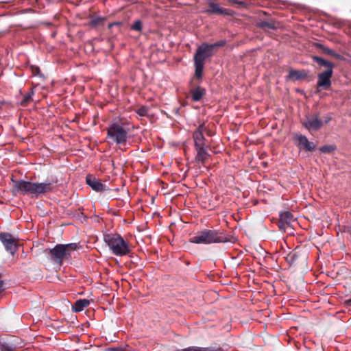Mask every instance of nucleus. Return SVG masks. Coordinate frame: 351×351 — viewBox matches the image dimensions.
I'll return each mask as SVG.
<instances>
[{
    "mask_svg": "<svg viewBox=\"0 0 351 351\" xmlns=\"http://www.w3.org/2000/svg\"><path fill=\"white\" fill-rule=\"evenodd\" d=\"M208 157L209 154L206 149L203 147L202 144L199 143V162H204L207 158H208Z\"/></svg>",
    "mask_w": 351,
    "mask_h": 351,
    "instance_id": "412c9836",
    "label": "nucleus"
},
{
    "mask_svg": "<svg viewBox=\"0 0 351 351\" xmlns=\"http://www.w3.org/2000/svg\"><path fill=\"white\" fill-rule=\"evenodd\" d=\"M226 241V236L219 230L203 228L199 231V244L210 245Z\"/></svg>",
    "mask_w": 351,
    "mask_h": 351,
    "instance_id": "39448f33",
    "label": "nucleus"
},
{
    "mask_svg": "<svg viewBox=\"0 0 351 351\" xmlns=\"http://www.w3.org/2000/svg\"><path fill=\"white\" fill-rule=\"evenodd\" d=\"M106 351H123V348L121 347L118 348H109Z\"/></svg>",
    "mask_w": 351,
    "mask_h": 351,
    "instance_id": "e433bc0d",
    "label": "nucleus"
},
{
    "mask_svg": "<svg viewBox=\"0 0 351 351\" xmlns=\"http://www.w3.org/2000/svg\"><path fill=\"white\" fill-rule=\"evenodd\" d=\"M215 313L213 311H211L206 314V315L202 316V322L203 323H206V322L214 321L215 319Z\"/></svg>",
    "mask_w": 351,
    "mask_h": 351,
    "instance_id": "b1692460",
    "label": "nucleus"
},
{
    "mask_svg": "<svg viewBox=\"0 0 351 351\" xmlns=\"http://www.w3.org/2000/svg\"><path fill=\"white\" fill-rule=\"evenodd\" d=\"M193 60H194V75L191 81V84H192V88L191 89V99L194 101H197V86H195V80L197 78V48L195 49L193 54Z\"/></svg>",
    "mask_w": 351,
    "mask_h": 351,
    "instance_id": "9d476101",
    "label": "nucleus"
},
{
    "mask_svg": "<svg viewBox=\"0 0 351 351\" xmlns=\"http://www.w3.org/2000/svg\"><path fill=\"white\" fill-rule=\"evenodd\" d=\"M225 44H226L225 40H220L214 44H211V45L214 47V51L216 52L219 47L224 46Z\"/></svg>",
    "mask_w": 351,
    "mask_h": 351,
    "instance_id": "2f4dec72",
    "label": "nucleus"
},
{
    "mask_svg": "<svg viewBox=\"0 0 351 351\" xmlns=\"http://www.w3.org/2000/svg\"><path fill=\"white\" fill-rule=\"evenodd\" d=\"M104 240L116 256H125L131 252L129 243L119 234H105Z\"/></svg>",
    "mask_w": 351,
    "mask_h": 351,
    "instance_id": "7ed1b4c3",
    "label": "nucleus"
},
{
    "mask_svg": "<svg viewBox=\"0 0 351 351\" xmlns=\"http://www.w3.org/2000/svg\"><path fill=\"white\" fill-rule=\"evenodd\" d=\"M131 29L141 32L143 29V23L141 20H136L134 22V23L131 26Z\"/></svg>",
    "mask_w": 351,
    "mask_h": 351,
    "instance_id": "a878e982",
    "label": "nucleus"
},
{
    "mask_svg": "<svg viewBox=\"0 0 351 351\" xmlns=\"http://www.w3.org/2000/svg\"><path fill=\"white\" fill-rule=\"evenodd\" d=\"M278 226L279 230L280 231L285 232L286 229H287V227L289 226V225L286 223H285L284 221H282V220H280L279 219L278 222Z\"/></svg>",
    "mask_w": 351,
    "mask_h": 351,
    "instance_id": "7c9ffc66",
    "label": "nucleus"
},
{
    "mask_svg": "<svg viewBox=\"0 0 351 351\" xmlns=\"http://www.w3.org/2000/svg\"><path fill=\"white\" fill-rule=\"evenodd\" d=\"M27 95H30V97H32V96H33V95H34V89H33V88H32L31 91H30V92H29V93H27Z\"/></svg>",
    "mask_w": 351,
    "mask_h": 351,
    "instance_id": "a19ab883",
    "label": "nucleus"
},
{
    "mask_svg": "<svg viewBox=\"0 0 351 351\" xmlns=\"http://www.w3.org/2000/svg\"><path fill=\"white\" fill-rule=\"evenodd\" d=\"M330 120H331V118L330 117H328L327 119H326L325 123H328Z\"/></svg>",
    "mask_w": 351,
    "mask_h": 351,
    "instance_id": "79ce46f5",
    "label": "nucleus"
},
{
    "mask_svg": "<svg viewBox=\"0 0 351 351\" xmlns=\"http://www.w3.org/2000/svg\"><path fill=\"white\" fill-rule=\"evenodd\" d=\"M333 71H324L317 75V90H328L331 86V78Z\"/></svg>",
    "mask_w": 351,
    "mask_h": 351,
    "instance_id": "6e6552de",
    "label": "nucleus"
},
{
    "mask_svg": "<svg viewBox=\"0 0 351 351\" xmlns=\"http://www.w3.org/2000/svg\"><path fill=\"white\" fill-rule=\"evenodd\" d=\"M89 304H90V301L87 299L77 300L74 303V304L72 306V310L76 313L80 312V311H83V309L85 307L88 306L89 305Z\"/></svg>",
    "mask_w": 351,
    "mask_h": 351,
    "instance_id": "f3484780",
    "label": "nucleus"
},
{
    "mask_svg": "<svg viewBox=\"0 0 351 351\" xmlns=\"http://www.w3.org/2000/svg\"><path fill=\"white\" fill-rule=\"evenodd\" d=\"M56 181L45 182H32L23 180L15 181V184L12 190L14 195L21 193L23 195L30 194L32 197H38L41 194L51 192Z\"/></svg>",
    "mask_w": 351,
    "mask_h": 351,
    "instance_id": "f257e3e1",
    "label": "nucleus"
},
{
    "mask_svg": "<svg viewBox=\"0 0 351 351\" xmlns=\"http://www.w3.org/2000/svg\"><path fill=\"white\" fill-rule=\"evenodd\" d=\"M307 77V73L305 71H298L291 69L289 72L288 78L296 81L304 79Z\"/></svg>",
    "mask_w": 351,
    "mask_h": 351,
    "instance_id": "2eb2a0df",
    "label": "nucleus"
},
{
    "mask_svg": "<svg viewBox=\"0 0 351 351\" xmlns=\"http://www.w3.org/2000/svg\"><path fill=\"white\" fill-rule=\"evenodd\" d=\"M190 242L193 243H197V236H194L190 239Z\"/></svg>",
    "mask_w": 351,
    "mask_h": 351,
    "instance_id": "58836bf2",
    "label": "nucleus"
},
{
    "mask_svg": "<svg viewBox=\"0 0 351 351\" xmlns=\"http://www.w3.org/2000/svg\"><path fill=\"white\" fill-rule=\"evenodd\" d=\"M176 351H197V347H189L184 349H178Z\"/></svg>",
    "mask_w": 351,
    "mask_h": 351,
    "instance_id": "f704fd0d",
    "label": "nucleus"
},
{
    "mask_svg": "<svg viewBox=\"0 0 351 351\" xmlns=\"http://www.w3.org/2000/svg\"><path fill=\"white\" fill-rule=\"evenodd\" d=\"M32 100V97L27 93L23 96V100L21 101V105L23 106H27L29 102Z\"/></svg>",
    "mask_w": 351,
    "mask_h": 351,
    "instance_id": "c756f323",
    "label": "nucleus"
},
{
    "mask_svg": "<svg viewBox=\"0 0 351 351\" xmlns=\"http://www.w3.org/2000/svg\"><path fill=\"white\" fill-rule=\"evenodd\" d=\"M312 60L319 66L320 69L325 68V71H333L335 64L332 62L317 56H313Z\"/></svg>",
    "mask_w": 351,
    "mask_h": 351,
    "instance_id": "ddd939ff",
    "label": "nucleus"
},
{
    "mask_svg": "<svg viewBox=\"0 0 351 351\" xmlns=\"http://www.w3.org/2000/svg\"><path fill=\"white\" fill-rule=\"evenodd\" d=\"M1 278H2V276L0 274V291H1V289H2L3 285V280H1Z\"/></svg>",
    "mask_w": 351,
    "mask_h": 351,
    "instance_id": "ea45409f",
    "label": "nucleus"
},
{
    "mask_svg": "<svg viewBox=\"0 0 351 351\" xmlns=\"http://www.w3.org/2000/svg\"><path fill=\"white\" fill-rule=\"evenodd\" d=\"M0 241L3 244L7 252L14 255L17 250L16 239L8 232L0 233Z\"/></svg>",
    "mask_w": 351,
    "mask_h": 351,
    "instance_id": "0eeeda50",
    "label": "nucleus"
},
{
    "mask_svg": "<svg viewBox=\"0 0 351 351\" xmlns=\"http://www.w3.org/2000/svg\"><path fill=\"white\" fill-rule=\"evenodd\" d=\"M298 141V147L300 149H304L308 152H312L315 149V145L313 143L308 141V138L302 134H299L296 137Z\"/></svg>",
    "mask_w": 351,
    "mask_h": 351,
    "instance_id": "f8f14e48",
    "label": "nucleus"
},
{
    "mask_svg": "<svg viewBox=\"0 0 351 351\" xmlns=\"http://www.w3.org/2000/svg\"><path fill=\"white\" fill-rule=\"evenodd\" d=\"M32 72L33 75L35 76H38V75L41 76L42 75L40 74V69L38 66H32Z\"/></svg>",
    "mask_w": 351,
    "mask_h": 351,
    "instance_id": "473e14b6",
    "label": "nucleus"
},
{
    "mask_svg": "<svg viewBox=\"0 0 351 351\" xmlns=\"http://www.w3.org/2000/svg\"><path fill=\"white\" fill-rule=\"evenodd\" d=\"M206 12L212 14H216L218 15H227L229 14L228 10L227 9H223L220 8L218 4L214 3H210L209 4V8L206 10Z\"/></svg>",
    "mask_w": 351,
    "mask_h": 351,
    "instance_id": "dca6fc26",
    "label": "nucleus"
},
{
    "mask_svg": "<svg viewBox=\"0 0 351 351\" xmlns=\"http://www.w3.org/2000/svg\"><path fill=\"white\" fill-rule=\"evenodd\" d=\"M198 351H223V348L219 346H215L206 348H199Z\"/></svg>",
    "mask_w": 351,
    "mask_h": 351,
    "instance_id": "cd10ccee",
    "label": "nucleus"
},
{
    "mask_svg": "<svg viewBox=\"0 0 351 351\" xmlns=\"http://www.w3.org/2000/svg\"><path fill=\"white\" fill-rule=\"evenodd\" d=\"M77 249V244L71 243L69 244H57L53 248H47L44 253L52 262L62 265L63 261L71 256V252Z\"/></svg>",
    "mask_w": 351,
    "mask_h": 351,
    "instance_id": "f03ea898",
    "label": "nucleus"
},
{
    "mask_svg": "<svg viewBox=\"0 0 351 351\" xmlns=\"http://www.w3.org/2000/svg\"><path fill=\"white\" fill-rule=\"evenodd\" d=\"M14 346L6 342L0 341V351H13Z\"/></svg>",
    "mask_w": 351,
    "mask_h": 351,
    "instance_id": "393cba45",
    "label": "nucleus"
},
{
    "mask_svg": "<svg viewBox=\"0 0 351 351\" xmlns=\"http://www.w3.org/2000/svg\"><path fill=\"white\" fill-rule=\"evenodd\" d=\"M205 90L199 87V100L202 98V97L205 94Z\"/></svg>",
    "mask_w": 351,
    "mask_h": 351,
    "instance_id": "4c0bfd02",
    "label": "nucleus"
},
{
    "mask_svg": "<svg viewBox=\"0 0 351 351\" xmlns=\"http://www.w3.org/2000/svg\"><path fill=\"white\" fill-rule=\"evenodd\" d=\"M279 219L290 226L293 221V215L289 211H285L280 213Z\"/></svg>",
    "mask_w": 351,
    "mask_h": 351,
    "instance_id": "6ab92c4d",
    "label": "nucleus"
},
{
    "mask_svg": "<svg viewBox=\"0 0 351 351\" xmlns=\"http://www.w3.org/2000/svg\"><path fill=\"white\" fill-rule=\"evenodd\" d=\"M86 184L97 192H101L106 190V185L93 175L88 174L86 177Z\"/></svg>",
    "mask_w": 351,
    "mask_h": 351,
    "instance_id": "9b49d317",
    "label": "nucleus"
},
{
    "mask_svg": "<svg viewBox=\"0 0 351 351\" xmlns=\"http://www.w3.org/2000/svg\"><path fill=\"white\" fill-rule=\"evenodd\" d=\"M316 47L319 49H321L322 51V52L325 54L335 57L339 60L341 59V56L340 54L336 53L334 50L329 49L322 44H319V43L316 44Z\"/></svg>",
    "mask_w": 351,
    "mask_h": 351,
    "instance_id": "a211bd4d",
    "label": "nucleus"
},
{
    "mask_svg": "<svg viewBox=\"0 0 351 351\" xmlns=\"http://www.w3.org/2000/svg\"><path fill=\"white\" fill-rule=\"evenodd\" d=\"M107 138L111 143L125 145L128 141V130L121 124L112 123L107 129Z\"/></svg>",
    "mask_w": 351,
    "mask_h": 351,
    "instance_id": "20e7f679",
    "label": "nucleus"
},
{
    "mask_svg": "<svg viewBox=\"0 0 351 351\" xmlns=\"http://www.w3.org/2000/svg\"><path fill=\"white\" fill-rule=\"evenodd\" d=\"M298 258V255L296 252H292L287 255V261L290 264H295Z\"/></svg>",
    "mask_w": 351,
    "mask_h": 351,
    "instance_id": "bb28decb",
    "label": "nucleus"
},
{
    "mask_svg": "<svg viewBox=\"0 0 351 351\" xmlns=\"http://www.w3.org/2000/svg\"><path fill=\"white\" fill-rule=\"evenodd\" d=\"M150 108L148 106H142L138 109L135 110L136 113L140 117H147Z\"/></svg>",
    "mask_w": 351,
    "mask_h": 351,
    "instance_id": "4be33fe9",
    "label": "nucleus"
},
{
    "mask_svg": "<svg viewBox=\"0 0 351 351\" xmlns=\"http://www.w3.org/2000/svg\"><path fill=\"white\" fill-rule=\"evenodd\" d=\"M204 193H205V195H203V196L201 195L202 203L203 204H202V206L206 208L207 201L210 200V194L208 193V192L206 191V190H204Z\"/></svg>",
    "mask_w": 351,
    "mask_h": 351,
    "instance_id": "c85d7f7f",
    "label": "nucleus"
},
{
    "mask_svg": "<svg viewBox=\"0 0 351 351\" xmlns=\"http://www.w3.org/2000/svg\"><path fill=\"white\" fill-rule=\"evenodd\" d=\"M193 140H194V146L195 147V149L197 150V145H198V143H197V129H196L194 132H193Z\"/></svg>",
    "mask_w": 351,
    "mask_h": 351,
    "instance_id": "72a5a7b5",
    "label": "nucleus"
},
{
    "mask_svg": "<svg viewBox=\"0 0 351 351\" xmlns=\"http://www.w3.org/2000/svg\"><path fill=\"white\" fill-rule=\"evenodd\" d=\"M90 17L91 18V20L89 21V25L93 27H95L99 25L103 24L106 21L105 17L94 16L93 15H91Z\"/></svg>",
    "mask_w": 351,
    "mask_h": 351,
    "instance_id": "aec40b11",
    "label": "nucleus"
},
{
    "mask_svg": "<svg viewBox=\"0 0 351 351\" xmlns=\"http://www.w3.org/2000/svg\"><path fill=\"white\" fill-rule=\"evenodd\" d=\"M203 127L204 125H199V129H198V131H199V141H200L201 138L202 139H204V136H203Z\"/></svg>",
    "mask_w": 351,
    "mask_h": 351,
    "instance_id": "c9c22d12",
    "label": "nucleus"
},
{
    "mask_svg": "<svg viewBox=\"0 0 351 351\" xmlns=\"http://www.w3.org/2000/svg\"><path fill=\"white\" fill-rule=\"evenodd\" d=\"M256 26L265 32H268L269 29H276L279 27V23L274 20L269 21H260L256 23Z\"/></svg>",
    "mask_w": 351,
    "mask_h": 351,
    "instance_id": "4468645a",
    "label": "nucleus"
},
{
    "mask_svg": "<svg viewBox=\"0 0 351 351\" xmlns=\"http://www.w3.org/2000/svg\"><path fill=\"white\" fill-rule=\"evenodd\" d=\"M302 123L308 131H317L323 125V122L319 119V114H315L310 117H307L305 120L302 121Z\"/></svg>",
    "mask_w": 351,
    "mask_h": 351,
    "instance_id": "1a4fd4ad",
    "label": "nucleus"
},
{
    "mask_svg": "<svg viewBox=\"0 0 351 351\" xmlns=\"http://www.w3.org/2000/svg\"><path fill=\"white\" fill-rule=\"evenodd\" d=\"M336 149H337V147L334 145H324V146L319 147V149L322 153L330 154L332 152H334L335 150H336Z\"/></svg>",
    "mask_w": 351,
    "mask_h": 351,
    "instance_id": "5701e85b",
    "label": "nucleus"
},
{
    "mask_svg": "<svg viewBox=\"0 0 351 351\" xmlns=\"http://www.w3.org/2000/svg\"><path fill=\"white\" fill-rule=\"evenodd\" d=\"M215 51L214 47L207 43H202L199 45V79L201 77L203 69L204 60L213 56Z\"/></svg>",
    "mask_w": 351,
    "mask_h": 351,
    "instance_id": "423d86ee",
    "label": "nucleus"
}]
</instances>
